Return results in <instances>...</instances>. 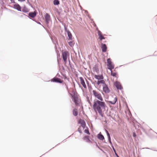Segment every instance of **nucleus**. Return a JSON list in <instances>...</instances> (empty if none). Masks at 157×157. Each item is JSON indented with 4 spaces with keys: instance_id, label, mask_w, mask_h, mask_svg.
I'll list each match as a JSON object with an SVG mask.
<instances>
[{
    "instance_id": "1",
    "label": "nucleus",
    "mask_w": 157,
    "mask_h": 157,
    "mask_svg": "<svg viewBox=\"0 0 157 157\" xmlns=\"http://www.w3.org/2000/svg\"><path fill=\"white\" fill-rule=\"evenodd\" d=\"M92 94L97 99L94 100L93 108L96 113H98L102 117L103 116V112L105 110L106 106L105 102L103 101V99L101 93L95 90H92Z\"/></svg>"
},
{
    "instance_id": "2",
    "label": "nucleus",
    "mask_w": 157,
    "mask_h": 157,
    "mask_svg": "<svg viewBox=\"0 0 157 157\" xmlns=\"http://www.w3.org/2000/svg\"><path fill=\"white\" fill-rule=\"evenodd\" d=\"M72 97L73 98V100L74 101L76 106H79L81 102L78 96L76 94L74 91L72 94H71Z\"/></svg>"
},
{
    "instance_id": "3",
    "label": "nucleus",
    "mask_w": 157,
    "mask_h": 157,
    "mask_svg": "<svg viewBox=\"0 0 157 157\" xmlns=\"http://www.w3.org/2000/svg\"><path fill=\"white\" fill-rule=\"evenodd\" d=\"M107 66L108 67V68L111 70L114 68V64L111 62L110 59H108L107 60Z\"/></svg>"
},
{
    "instance_id": "4",
    "label": "nucleus",
    "mask_w": 157,
    "mask_h": 157,
    "mask_svg": "<svg viewBox=\"0 0 157 157\" xmlns=\"http://www.w3.org/2000/svg\"><path fill=\"white\" fill-rule=\"evenodd\" d=\"M62 55L63 59L64 62L66 63L67 62V57L69 56V53L67 51H65L62 52Z\"/></svg>"
},
{
    "instance_id": "5",
    "label": "nucleus",
    "mask_w": 157,
    "mask_h": 157,
    "mask_svg": "<svg viewBox=\"0 0 157 157\" xmlns=\"http://www.w3.org/2000/svg\"><path fill=\"white\" fill-rule=\"evenodd\" d=\"M117 101V98L115 96H112L110 99V100L109 102L111 104H115Z\"/></svg>"
},
{
    "instance_id": "6",
    "label": "nucleus",
    "mask_w": 157,
    "mask_h": 157,
    "mask_svg": "<svg viewBox=\"0 0 157 157\" xmlns=\"http://www.w3.org/2000/svg\"><path fill=\"white\" fill-rule=\"evenodd\" d=\"M114 85L118 90H121L123 88L121 83L118 81L115 82H114Z\"/></svg>"
},
{
    "instance_id": "7",
    "label": "nucleus",
    "mask_w": 157,
    "mask_h": 157,
    "mask_svg": "<svg viewBox=\"0 0 157 157\" xmlns=\"http://www.w3.org/2000/svg\"><path fill=\"white\" fill-rule=\"evenodd\" d=\"M51 81L59 83H62L63 82V80L57 78H54L51 80Z\"/></svg>"
},
{
    "instance_id": "8",
    "label": "nucleus",
    "mask_w": 157,
    "mask_h": 157,
    "mask_svg": "<svg viewBox=\"0 0 157 157\" xmlns=\"http://www.w3.org/2000/svg\"><path fill=\"white\" fill-rule=\"evenodd\" d=\"M103 90L105 93H108L110 90L106 84L103 86Z\"/></svg>"
},
{
    "instance_id": "9",
    "label": "nucleus",
    "mask_w": 157,
    "mask_h": 157,
    "mask_svg": "<svg viewBox=\"0 0 157 157\" xmlns=\"http://www.w3.org/2000/svg\"><path fill=\"white\" fill-rule=\"evenodd\" d=\"M78 123L81 124V126L82 127V129H84L86 127V123L85 121L82 119H80Z\"/></svg>"
},
{
    "instance_id": "10",
    "label": "nucleus",
    "mask_w": 157,
    "mask_h": 157,
    "mask_svg": "<svg viewBox=\"0 0 157 157\" xmlns=\"http://www.w3.org/2000/svg\"><path fill=\"white\" fill-rule=\"evenodd\" d=\"M110 71L111 75L112 76L116 78L118 77V76L117 72L115 69H114L113 71L112 70H110Z\"/></svg>"
},
{
    "instance_id": "11",
    "label": "nucleus",
    "mask_w": 157,
    "mask_h": 157,
    "mask_svg": "<svg viewBox=\"0 0 157 157\" xmlns=\"http://www.w3.org/2000/svg\"><path fill=\"white\" fill-rule=\"evenodd\" d=\"M45 21L47 24L49 23V21L50 19V15L48 13H46L45 16Z\"/></svg>"
},
{
    "instance_id": "12",
    "label": "nucleus",
    "mask_w": 157,
    "mask_h": 157,
    "mask_svg": "<svg viewBox=\"0 0 157 157\" xmlns=\"http://www.w3.org/2000/svg\"><path fill=\"white\" fill-rule=\"evenodd\" d=\"M79 79L80 82V83L85 88H86V86L85 83V82L84 80L83 79V78L82 77H80Z\"/></svg>"
},
{
    "instance_id": "13",
    "label": "nucleus",
    "mask_w": 157,
    "mask_h": 157,
    "mask_svg": "<svg viewBox=\"0 0 157 157\" xmlns=\"http://www.w3.org/2000/svg\"><path fill=\"white\" fill-rule=\"evenodd\" d=\"M101 48L103 52H105L106 51L107 47L105 44H102L101 45Z\"/></svg>"
},
{
    "instance_id": "14",
    "label": "nucleus",
    "mask_w": 157,
    "mask_h": 157,
    "mask_svg": "<svg viewBox=\"0 0 157 157\" xmlns=\"http://www.w3.org/2000/svg\"><path fill=\"white\" fill-rule=\"evenodd\" d=\"M94 77L95 78L98 80H101L103 78V77L102 75H94Z\"/></svg>"
},
{
    "instance_id": "15",
    "label": "nucleus",
    "mask_w": 157,
    "mask_h": 157,
    "mask_svg": "<svg viewBox=\"0 0 157 157\" xmlns=\"http://www.w3.org/2000/svg\"><path fill=\"white\" fill-rule=\"evenodd\" d=\"M14 8L17 10H18L21 11V7L18 4H15L13 5Z\"/></svg>"
},
{
    "instance_id": "16",
    "label": "nucleus",
    "mask_w": 157,
    "mask_h": 157,
    "mask_svg": "<svg viewBox=\"0 0 157 157\" xmlns=\"http://www.w3.org/2000/svg\"><path fill=\"white\" fill-rule=\"evenodd\" d=\"M98 35L99 36V38L101 40L102 39H105V37L102 36L101 33L100 31L98 32Z\"/></svg>"
},
{
    "instance_id": "17",
    "label": "nucleus",
    "mask_w": 157,
    "mask_h": 157,
    "mask_svg": "<svg viewBox=\"0 0 157 157\" xmlns=\"http://www.w3.org/2000/svg\"><path fill=\"white\" fill-rule=\"evenodd\" d=\"M83 139L84 140H86L87 142L92 143V141L89 139V136H85Z\"/></svg>"
},
{
    "instance_id": "18",
    "label": "nucleus",
    "mask_w": 157,
    "mask_h": 157,
    "mask_svg": "<svg viewBox=\"0 0 157 157\" xmlns=\"http://www.w3.org/2000/svg\"><path fill=\"white\" fill-rule=\"evenodd\" d=\"M102 84V86H104V85H105L106 84L104 80L102 79H101V80H98L97 82V85H100V84Z\"/></svg>"
},
{
    "instance_id": "19",
    "label": "nucleus",
    "mask_w": 157,
    "mask_h": 157,
    "mask_svg": "<svg viewBox=\"0 0 157 157\" xmlns=\"http://www.w3.org/2000/svg\"><path fill=\"white\" fill-rule=\"evenodd\" d=\"M36 12H31L29 13V17L32 18L34 17L36 15Z\"/></svg>"
},
{
    "instance_id": "20",
    "label": "nucleus",
    "mask_w": 157,
    "mask_h": 157,
    "mask_svg": "<svg viewBox=\"0 0 157 157\" xmlns=\"http://www.w3.org/2000/svg\"><path fill=\"white\" fill-rule=\"evenodd\" d=\"M98 138L101 140H103L104 139V138L103 136L101 133H99L98 135Z\"/></svg>"
},
{
    "instance_id": "21",
    "label": "nucleus",
    "mask_w": 157,
    "mask_h": 157,
    "mask_svg": "<svg viewBox=\"0 0 157 157\" xmlns=\"http://www.w3.org/2000/svg\"><path fill=\"white\" fill-rule=\"evenodd\" d=\"M73 114L75 116H77L78 114L77 109L75 108L74 109L73 111Z\"/></svg>"
},
{
    "instance_id": "22",
    "label": "nucleus",
    "mask_w": 157,
    "mask_h": 157,
    "mask_svg": "<svg viewBox=\"0 0 157 157\" xmlns=\"http://www.w3.org/2000/svg\"><path fill=\"white\" fill-rule=\"evenodd\" d=\"M29 11V10L25 7H24L22 9V11L24 13L28 12Z\"/></svg>"
},
{
    "instance_id": "23",
    "label": "nucleus",
    "mask_w": 157,
    "mask_h": 157,
    "mask_svg": "<svg viewBox=\"0 0 157 157\" xmlns=\"http://www.w3.org/2000/svg\"><path fill=\"white\" fill-rule=\"evenodd\" d=\"M67 34H68V36L69 37V39L70 40H71L72 35L70 33V32L68 31L67 32Z\"/></svg>"
},
{
    "instance_id": "24",
    "label": "nucleus",
    "mask_w": 157,
    "mask_h": 157,
    "mask_svg": "<svg viewBox=\"0 0 157 157\" xmlns=\"http://www.w3.org/2000/svg\"><path fill=\"white\" fill-rule=\"evenodd\" d=\"M53 3L55 5H58L59 4V2L58 0H54Z\"/></svg>"
},
{
    "instance_id": "25",
    "label": "nucleus",
    "mask_w": 157,
    "mask_h": 157,
    "mask_svg": "<svg viewBox=\"0 0 157 157\" xmlns=\"http://www.w3.org/2000/svg\"><path fill=\"white\" fill-rule=\"evenodd\" d=\"M106 132H107V136L108 137V138H109V142H110V143H111V140H110V137L109 134V132H108L107 131H106Z\"/></svg>"
},
{
    "instance_id": "26",
    "label": "nucleus",
    "mask_w": 157,
    "mask_h": 157,
    "mask_svg": "<svg viewBox=\"0 0 157 157\" xmlns=\"http://www.w3.org/2000/svg\"><path fill=\"white\" fill-rule=\"evenodd\" d=\"M84 132L85 133L87 134H89V135L90 134V133L89 132L88 129V128L85 129L84 130Z\"/></svg>"
},
{
    "instance_id": "27",
    "label": "nucleus",
    "mask_w": 157,
    "mask_h": 157,
    "mask_svg": "<svg viewBox=\"0 0 157 157\" xmlns=\"http://www.w3.org/2000/svg\"><path fill=\"white\" fill-rule=\"evenodd\" d=\"M82 126H79V128H78V131L80 133H82V129H81V127Z\"/></svg>"
},
{
    "instance_id": "28",
    "label": "nucleus",
    "mask_w": 157,
    "mask_h": 157,
    "mask_svg": "<svg viewBox=\"0 0 157 157\" xmlns=\"http://www.w3.org/2000/svg\"><path fill=\"white\" fill-rule=\"evenodd\" d=\"M87 101L89 103L90 105L91 106L92 105V104L91 103V101H90V100L89 99H88L87 100Z\"/></svg>"
},
{
    "instance_id": "29",
    "label": "nucleus",
    "mask_w": 157,
    "mask_h": 157,
    "mask_svg": "<svg viewBox=\"0 0 157 157\" xmlns=\"http://www.w3.org/2000/svg\"><path fill=\"white\" fill-rule=\"evenodd\" d=\"M136 136V134L135 133H133V136L134 137H135Z\"/></svg>"
},
{
    "instance_id": "30",
    "label": "nucleus",
    "mask_w": 157,
    "mask_h": 157,
    "mask_svg": "<svg viewBox=\"0 0 157 157\" xmlns=\"http://www.w3.org/2000/svg\"><path fill=\"white\" fill-rule=\"evenodd\" d=\"M12 3H15L14 0H10Z\"/></svg>"
},
{
    "instance_id": "31",
    "label": "nucleus",
    "mask_w": 157,
    "mask_h": 157,
    "mask_svg": "<svg viewBox=\"0 0 157 157\" xmlns=\"http://www.w3.org/2000/svg\"><path fill=\"white\" fill-rule=\"evenodd\" d=\"M20 2H23L25 1V0H18Z\"/></svg>"
},
{
    "instance_id": "32",
    "label": "nucleus",
    "mask_w": 157,
    "mask_h": 157,
    "mask_svg": "<svg viewBox=\"0 0 157 157\" xmlns=\"http://www.w3.org/2000/svg\"><path fill=\"white\" fill-rule=\"evenodd\" d=\"M72 43V42H70V43H69V45H70L71 46V44Z\"/></svg>"
},
{
    "instance_id": "33",
    "label": "nucleus",
    "mask_w": 157,
    "mask_h": 157,
    "mask_svg": "<svg viewBox=\"0 0 157 157\" xmlns=\"http://www.w3.org/2000/svg\"><path fill=\"white\" fill-rule=\"evenodd\" d=\"M113 149H114V151H115V150H114V148H113Z\"/></svg>"
},
{
    "instance_id": "34",
    "label": "nucleus",
    "mask_w": 157,
    "mask_h": 157,
    "mask_svg": "<svg viewBox=\"0 0 157 157\" xmlns=\"http://www.w3.org/2000/svg\"><path fill=\"white\" fill-rule=\"evenodd\" d=\"M90 99H91V100H92V98H90Z\"/></svg>"
}]
</instances>
